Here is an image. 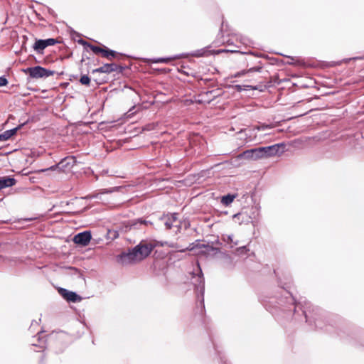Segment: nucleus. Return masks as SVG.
I'll return each mask as SVG.
<instances>
[{"label":"nucleus","mask_w":364,"mask_h":364,"mask_svg":"<svg viewBox=\"0 0 364 364\" xmlns=\"http://www.w3.org/2000/svg\"><path fill=\"white\" fill-rule=\"evenodd\" d=\"M283 146L282 144H274L269 146L259 147L261 159L269 158L276 156L279 150V148Z\"/></svg>","instance_id":"2"},{"label":"nucleus","mask_w":364,"mask_h":364,"mask_svg":"<svg viewBox=\"0 0 364 364\" xmlns=\"http://www.w3.org/2000/svg\"><path fill=\"white\" fill-rule=\"evenodd\" d=\"M16 183L14 178L4 177L0 178V191L6 187H11Z\"/></svg>","instance_id":"10"},{"label":"nucleus","mask_w":364,"mask_h":364,"mask_svg":"<svg viewBox=\"0 0 364 364\" xmlns=\"http://www.w3.org/2000/svg\"><path fill=\"white\" fill-rule=\"evenodd\" d=\"M235 89L237 90V91H239V92H240V91H242V90H244L243 86H242V85H236L235 86Z\"/></svg>","instance_id":"33"},{"label":"nucleus","mask_w":364,"mask_h":364,"mask_svg":"<svg viewBox=\"0 0 364 364\" xmlns=\"http://www.w3.org/2000/svg\"><path fill=\"white\" fill-rule=\"evenodd\" d=\"M80 43H82V45L88 46L90 48V50L96 54L101 53L102 51V48L95 46L90 45L82 40L80 41Z\"/></svg>","instance_id":"20"},{"label":"nucleus","mask_w":364,"mask_h":364,"mask_svg":"<svg viewBox=\"0 0 364 364\" xmlns=\"http://www.w3.org/2000/svg\"><path fill=\"white\" fill-rule=\"evenodd\" d=\"M220 358L221 360V364H231L230 362L228 361L225 356H220Z\"/></svg>","instance_id":"30"},{"label":"nucleus","mask_w":364,"mask_h":364,"mask_svg":"<svg viewBox=\"0 0 364 364\" xmlns=\"http://www.w3.org/2000/svg\"><path fill=\"white\" fill-rule=\"evenodd\" d=\"M198 269L199 274H196V276L193 277V279H195L193 284L196 287V291L203 294L204 291V279L201 275V269L198 264Z\"/></svg>","instance_id":"9"},{"label":"nucleus","mask_w":364,"mask_h":364,"mask_svg":"<svg viewBox=\"0 0 364 364\" xmlns=\"http://www.w3.org/2000/svg\"><path fill=\"white\" fill-rule=\"evenodd\" d=\"M237 158L250 161H257L261 159V155L259 148H255L243 151L237 156Z\"/></svg>","instance_id":"3"},{"label":"nucleus","mask_w":364,"mask_h":364,"mask_svg":"<svg viewBox=\"0 0 364 364\" xmlns=\"http://www.w3.org/2000/svg\"><path fill=\"white\" fill-rule=\"evenodd\" d=\"M18 129V127H16L14 129L5 131L4 133L0 134V141L8 140L16 133Z\"/></svg>","instance_id":"12"},{"label":"nucleus","mask_w":364,"mask_h":364,"mask_svg":"<svg viewBox=\"0 0 364 364\" xmlns=\"http://www.w3.org/2000/svg\"><path fill=\"white\" fill-rule=\"evenodd\" d=\"M58 292L68 301L79 302L82 300L81 296L75 292L70 291L65 289L60 288Z\"/></svg>","instance_id":"7"},{"label":"nucleus","mask_w":364,"mask_h":364,"mask_svg":"<svg viewBox=\"0 0 364 364\" xmlns=\"http://www.w3.org/2000/svg\"><path fill=\"white\" fill-rule=\"evenodd\" d=\"M245 135H246V139H245L246 141H250L252 139H248L249 136H247V134H245Z\"/></svg>","instance_id":"34"},{"label":"nucleus","mask_w":364,"mask_h":364,"mask_svg":"<svg viewBox=\"0 0 364 364\" xmlns=\"http://www.w3.org/2000/svg\"><path fill=\"white\" fill-rule=\"evenodd\" d=\"M249 250L247 249L246 246L240 247L236 249L235 254L237 255H241L246 254Z\"/></svg>","instance_id":"23"},{"label":"nucleus","mask_w":364,"mask_h":364,"mask_svg":"<svg viewBox=\"0 0 364 364\" xmlns=\"http://www.w3.org/2000/svg\"><path fill=\"white\" fill-rule=\"evenodd\" d=\"M271 127L269 125H266V124H262L261 126H257V127H255L254 128V129H257V130H265L267 129H270Z\"/></svg>","instance_id":"26"},{"label":"nucleus","mask_w":364,"mask_h":364,"mask_svg":"<svg viewBox=\"0 0 364 364\" xmlns=\"http://www.w3.org/2000/svg\"><path fill=\"white\" fill-rule=\"evenodd\" d=\"M235 198V195L228 194L222 197L221 203L225 205H229L233 202Z\"/></svg>","instance_id":"19"},{"label":"nucleus","mask_w":364,"mask_h":364,"mask_svg":"<svg viewBox=\"0 0 364 364\" xmlns=\"http://www.w3.org/2000/svg\"><path fill=\"white\" fill-rule=\"evenodd\" d=\"M222 240L230 245V248H232L235 245H238V241H234L233 240V235H223L222 237Z\"/></svg>","instance_id":"14"},{"label":"nucleus","mask_w":364,"mask_h":364,"mask_svg":"<svg viewBox=\"0 0 364 364\" xmlns=\"http://www.w3.org/2000/svg\"><path fill=\"white\" fill-rule=\"evenodd\" d=\"M116 69L117 65L115 64H105L102 67L97 68L96 71L99 73H109L112 71H114Z\"/></svg>","instance_id":"11"},{"label":"nucleus","mask_w":364,"mask_h":364,"mask_svg":"<svg viewBox=\"0 0 364 364\" xmlns=\"http://www.w3.org/2000/svg\"><path fill=\"white\" fill-rule=\"evenodd\" d=\"M31 346H32V349L35 351H42L46 348V343L42 342V343H39L38 344L33 343L31 345Z\"/></svg>","instance_id":"21"},{"label":"nucleus","mask_w":364,"mask_h":364,"mask_svg":"<svg viewBox=\"0 0 364 364\" xmlns=\"http://www.w3.org/2000/svg\"><path fill=\"white\" fill-rule=\"evenodd\" d=\"M180 58H181L180 55H174V56L168 57V58H159L151 60V61L154 63H167L173 60L178 59Z\"/></svg>","instance_id":"16"},{"label":"nucleus","mask_w":364,"mask_h":364,"mask_svg":"<svg viewBox=\"0 0 364 364\" xmlns=\"http://www.w3.org/2000/svg\"><path fill=\"white\" fill-rule=\"evenodd\" d=\"M92 235L90 231H84L74 236L73 242L75 244L86 246L90 242Z\"/></svg>","instance_id":"6"},{"label":"nucleus","mask_w":364,"mask_h":364,"mask_svg":"<svg viewBox=\"0 0 364 364\" xmlns=\"http://www.w3.org/2000/svg\"><path fill=\"white\" fill-rule=\"evenodd\" d=\"M204 53H205V51L198 50L193 55L197 56V57L202 56L204 55Z\"/></svg>","instance_id":"32"},{"label":"nucleus","mask_w":364,"mask_h":364,"mask_svg":"<svg viewBox=\"0 0 364 364\" xmlns=\"http://www.w3.org/2000/svg\"><path fill=\"white\" fill-rule=\"evenodd\" d=\"M134 109V107H133L132 109H129V112H132Z\"/></svg>","instance_id":"37"},{"label":"nucleus","mask_w":364,"mask_h":364,"mask_svg":"<svg viewBox=\"0 0 364 364\" xmlns=\"http://www.w3.org/2000/svg\"><path fill=\"white\" fill-rule=\"evenodd\" d=\"M323 316L321 311L318 309V328H322Z\"/></svg>","instance_id":"27"},{"label":"nucleus","mask_w":364,"mask_h":364,"mask_svg":"<svg viewBox=\"0 0 364 364\" xmlns=\"http://www.w3.org/2000/svg\"><path fill=\"white\" fill-rule=\"evenodd\" d=\"M27 72L29 74L30 77L33 78L47 77L50 75H53L54 73L53 71L47 70L41 66L28 68L27 69Z\"/></svg>","instance_id":"1"},{"label":"nucleus","mask_w":364,"mask_h":364,"mask_svg":"<svg viewBox=\"0 0 364 364\" xmlns=\"http://www.w3.org/2000/svg\"><path fill=\"white\" fill-rule=\"evenodd\" d=\"M101 53L102 54V56L105 57V58H109V56L114 57L115 54H116V53L114 50H106V49H103V48H102V51Z\"/></svg>","instance_id":"22"},{"label":"nucleus","mask_w":364,"mask_h":364,"mask_svg":"<svg viewBox=\"0 0 364 364\" xmlns=\"http://www.w3.org/2000/svg\"><path fill=\"white\" fill-rule=\"evenodd\" d=\"M46 48L47 46L44 40H37L33 45V49L38 53H41Z\"/></svg>","instance_id":"17"},{"label":"nucleus","mask_w":364,"mask_h":364,"mask_svg":"<svg viewBox=\"0 0 364 364\" xmlns=\"http://www.w3.org/2000/svg\"><path fill=\"white\" fill-rule=\"evenodd\" d=\"M139 249L136 246L133 249L122 255L124 261L128 262H136L142 260L141 254L139 255Z\"/></svg>","instance_id":"5"},{"label":"nucleus","mask_w":364,"mask_h":364,"mask_svg":"<svg viewBox=\"0 0 364 364\" xmlns=\"http://www.w3.org/2000/svg\"><path fill=\"white\" fill-rule=\"evenodd\" d=\"M8 83V81L6 77H0V87L5 86Z\"/></svg>","instance_id":"28"},{"label":"nucleus","mask_w":364,"mask_h":364,"mask_svg":"<svg viewBox=\"0 0 364 364\" xmlns=\"http://www.w3.org/2000/svg\"><path fill=\"white\" fill-rule=\"evenodd\" d=\"M44 41H45L46 46L47 47L53 46L57 43V41L54 38H48V39L44 40Z\"/></svg>","instance_id":"25"},{"label":"nucleus","mask_w":364,"mask_h":364,"mask_svg":"<svg viewBox=\"0 0 364 364\" xmlns=\"http://www.w3.org/2000/svg\"><path fill=\"white\" fill-rule=\"evenodd\" d=\"M109 234L112 237V238H117L119 236L117 231L115 230H109Z\"/></svg>","instance_id":"29"},{"label":"nucleus","mask_w":364,"mask_h":364,"mask_svg":"<svg viewBox=\"0 0 364 364\" xmlns=\"http://www.w3.org/2000/svg\"><path fill=\"white\" fill-rule=\"evenodd\" d=\"M242 132H246V129H245V130H241V131L240 132V133H241V134H242Z\"/></svg>","instance_id":"36"},{"label":"nucleus","mask_w":364,"mask_h":364,"mask_svg":"<svg viewBox=\"0 0 364 364\" xmlns=\"http://www.w3.org/2000/svg\"><path fill=\"white\" fill-rule=\"evenodd\" d=\"M168 246L171 247H176V245H174L173 243L170 244Z\"/></svg>","instance_id":"35"},{"label":"nucleus","mask_w":364,"mask_h":364,"mask_svg":"<svg viewBox=\"0 0 364 364\" xmlns=\"http://www.w3.org/2000/svg\"><path fill=\"white\" fill-rule=\"evenodd\" d=\"M136 246L139 249V255L141 254L142 259L149 256V255L151 253V252L154 247V245H153L151 242H148L145 241L141 242Z\"/></svg>","instance_id":"8"},{"label":"nucleus","mask_w":364,"mask_h":364,"mask_svg":"<svg viewBox=\"0 0 364 364\" xmlns=\"http://www.w3.org/2000/svg\"><path fill=\"white\" fill-rule=\"evenodd\" d=\"M161 220L164 221L166 228L169 230L173 227L176 228V232L179 230L180 226L178 225L179 222L178 221V217L176 213L167 215L161 218Z\"/></svg>","instance_id":"4"},{"label":"nucleus","mask_w":364,"mask_h":364,"mask_svg":"<svg viewBox=\"0 0 364 364\" xmlns=\"http://www.w3.org/2000/svg\"><path fill=\"white\" fill-rule=\"evenodd\" d=\"M244 90H256L255 87H252L251 85H242Z\"/></svg>","instance_id":"31"},{"label":"nucleus","mask_w":364,"mask_h":364,"mask_svg":"<svg viewBox=\"0 0 364 364\" xmlns=\"http://www.w3.org/2000/svg\"><path fill=\"white\" fill-rule=\"evenodd\" d=\"M305 304H306V307H305L304 309L303 310V313L304 314L306 321L309 322V323L311 324L313 322L312 321L313 315L311 313V310L310 309V307L313 306L309 303H306Z\"/></svg>","instance_id":"13"},{"label":"nucleus","mask_w":364,"mask_h":364,"mask_svg":"<svg viewBox=\"0 0 364 364\" xmlns=\"http://www.w3.org/2000/svg\"><path fill=\"white\" fill-rule=\"evenodd\" d=\"M80 82L82 85H89L90 82V79L87 75H84L81 76V77L80 79Z\"/></svg>","instance_id":"24"},{"label":"nucleus","mask_w":364,"mask_h":364,"mask_svg":"<svg viewBox=\"0 0 364 364\" xmlns=\"http://www.w3.org/2000/svg\"><path fill=\"white\" fill-rule=\"evenodd\" d=\"M246 218H247V214L245 212L239 213L235 214L233 215V220L236 223H238L239 224H242V223H245V222H247V223L249 222V220Z\"/></svg>","instance_id":"15"},{"label":"nucleus","mask_w":364,"mask_h":364,"mask_svg":"<svg viewBox=\"0 0 364 364\" xmlns=\"http://www.w3.org/2000/svg\"><path fill=\"white\" fill-rule=\"evenodd\" d=\"M261 70V68L259 67H257V68H250L249 70H242L240 72H237V73H235L234 75V77H242L243 75H245V74H247L249 73H251V72H259Z\"/></svg>","instance_id":"18"}]
</instances>
